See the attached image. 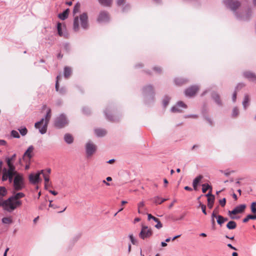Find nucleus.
Returning <instances> with one entry per match:
<instances>
[{"mask_svg": "<svg viewBox=\"0 0 256 256\" xmlns=\"http://www.w3.org/2000/svg\"><path fill=\"white\" fill-rule=\"evenodd\" d=\"M226 6L232 10L238 20H248L252 15V10L248 8V10L242 14H238L236 12V10L240 6V2L236 0H224Z\"/></svg>", "mask_w": 256, "mask_h": 256, "instance_id": "obj_1", "label": "nucleus"}, {"mask_svg": "<svg viewBox=\"0 0 256 256\" xmlns=\"http://www.w3.org/2000/svg\"><path fill=\"white\" fill-rule=\"evenodd\" d=\"M51 116V110L48 109L44 118H42L40 121L35 123V128L39 130V132L41 134H43L46 133Z\"/></svg>", "mask_w": 256, "mask_h": 256, "instance_id": "obj_2", "label": "nucleus"}, {"mask_svg": "<svg viewBox=\"0 0 256 256\" xmlns=\"http://www.w3.org/2000/svg\"><path fill=\"white\" fill-rule=\"evenodd\" d=\"M142 94L145 98L146 102L154 101V92L152 86L149 84L144 86L142 88Z\"/></svg>", "mask_w": 256, "mask_h": 256, "instance_id": "obj_3", "label": "nucleus"}, {"mask_svg": "<svg viewBox=\"0 0 256 256\" xmlns=\"http://www.w3.org/2000/svg\"><path fill=\"white\" fill-rule=\"evenodd\" d=\"M24 187V178L22 175L18 172L14 179V188L16 190H20Z\"/></svg>", "mask_w": 256, "mask_h": 256, "instance_id": "obj_4", "label": "nucleus"}, {"mask_svg": "<svg viewBox=\"0 0 256 256\" xmlns=\"http://www.w3.org/2000/svg\"><path fill=\"white\" fill-rule=\"evenodd\" d=\"M24 194L22 192H18L8 198V200L10 201V202L14 206L16 207V209L18 207L20 206L22 204V201L18 199L24 198Z\"/></svg>", "mask_w": 256, "mask_h": 256, "instance_id": "obj_5", "label": "nucleus"}, {"mask_svg": "<svg viewBox=\"0 0 256 256\" xmlns=\"http://www.w3.org/2000/svg\"><path fill=\"white\" fill-rule=\"evenodd\" d=\"M68 124V120L64 114H61L57 116L54 121V126L58 128H62Z\"/></svg>", "mask_w": 256, "mask_h": 256, "instance_id": "obj_6", "label": "nucleus"}, {"mask_svg": "<svg viewBox=\"0 0 256 256\" xmlns=\"http://www.w3.org/2000/svg\"><path fill=\"white\" fill-rule=\"evenodd\" d=\"M246 208V205L245 204L238 205L236 206L233 210H229L228 212V214L232 219H237L238 218H237L234 215L243 212Z\"/></svg>", "mask_w": 256, "mask_h": 256, "instance_id": "obj_7", "label": "nucleus"}, {"mask_svg": "<svg viewBox=\"0 0 256 256\" xmlns=\"http://www.w3.org/2000/svg\"><path fill=\"white\" fill-rule=\"evenodd\" d=\"M0 206H2L4 210L8 212H12L16 209V207L14 206L10 201L8 200V198L4 200L2 198H0Z\"/></svg>", "mask_w": 256, "mask_h": 256, "instance_id": "obj_8", "label": "nucleus"}, {"mask_svg": "<svg viewBox=\"0 0 256 256\" xmlns=\"http://www.w3.org/2000/svg\"><path fill=\"white\" fill-rule=\"evenodd\" d=\"M152 234V232L150 228H148L147 226H142L141 231L139 234V236L142 240L149 238Z\"/></svg>", "mask_w": 256, "mask_h": 256, "instance_id": "obj_9", "label": "nucleus"}, {"mask_svg": "<svg viewBox=\"0 0 256 256\" xmlns=\"http://www.w3.org/2000/svg\"><path fill=\"white\" fill-rule=\"evenodd\" d=\"M17 174V172H6L4 170V172H2V180L3 182H5L8 180L10 183L12 182H14V177L15 178Z\"/></svg>", "mask_w": 256, "mask_h": 256, "instance_id": "obj_10", "label": "nucleus"}, {"mask_svg": "<svg viewBox=\"0 0 256 256\" xmlns=\"http://www.w3.org/2000/svg\"><path fill=\"white\" fill-rule=\"evenodd\" d=\"M96 146L92 142H88L86 146V150L87 156H90L96 151Z\"/></svg>", "mask_w": 256, "mask_h": 256, "instance_id": "obj_11", "label": "nucleus"}, {"mask_svg": "<svg viewBox=\"0 0 256 256\" xmlns=\"http://www.w3.org/2000/svg\"><path fill=\"white\" fill-rule=\"evenodd\" d=\"M110 20L108 13L106 11H101L98 17L97 21L98 22H107Z\"/></svg>", "mask_w": 256, "mask_h": 256, "instance_id": "obj_12", "label": "nucleus"}, {"mask_svg": "<svg viewBox=\"0 0 256 256\" xmlns=\"http://www.w3.org/2000/svg\"><path fill=\"white\" fill-rule=\"evenodd\" d=\"M6 163L8 168H2V172H4V170H6V172H16V166L14 164V162L11 161L8 158V157L6 158Z\"/></svg>", "mask_w": 256, "mask_h": 256, "instance_id": "obj_13", "label": "nucleus"}, {"mask_svg": "<svg viewBox=\"0 0 256 256\" xmlns=\"http://www.w3.org/2000/svg\"><path fill=\"white\" fill-rule=\"evenodd\" d=\"M57 30L58 34L60 36H62L64 38H68V34L66 30V26L64 25L62 26V24L58 22L57 24Z\"/></svg>", "mask_w": 256, "mask_h": 256, "instance_id": "obj_14", "label": "nucleus"}, {"mask_svg": "<svg viewBox=\"0 0 256 256\" xmlns=\"http://www.w3.org/2000/svg\"><path fill=\"white\" fill-rule=\"evenodd\" d=\"M81 26L84 29H87L88 27V16L86 12H84L80 16Z\"/></svg>", "mask_w": 256, "mask_h": 256, "instance_id": "obj_15", "label": "nucleus"}, {"mask_svg": "<svg viewBox=\"0 0 256 256\" xmlns=\"http://www.w3.org/2000/svg\"><path fill=\"white\" fill-rule=\"evenodd\" d=\"M198 90L199 88L198 86H192L186 88L185 90L184 93L186 96L191 97L194 96Z\"/></svg>", "mask_w": 256, "mask_h": 256, "instance_id": "obj_16", "label": "nucleus"}, {"mask_svg": "<svg viewBox=\"0 0 256 256\" xmlns=\"http://www.w3.org/2000/svg\"><path fill=\"white\" fill-rule=\"evenodd\" d=\"M180 108H186V105L184 104L182 102H178L176 104L171 108V112H182V110Z\"/></svg>", "mask_w": 256, "mask_h": 256, "instance_id": "obj_17", "label": "nucleus"}, {"mask_svg": "<svg viewBox=\"0 0 256 256\" xmlns=\"http://www.w3.org/2000/svg\"><path fill=\"white\" fill-rule=\"evenodd\" d=\"M29 180L32 184H36L40 180V173L31 174L29 176Z\"/></svg>", "mask_w": 256, "mask_h": 256, "instance_id": "obj_18", "label": "nucleus"}, {"mask_svg": "<svg viewBox=\"0 0 256 256\" xmlns=\"http://www.w3.org/2000/svg\"><path fill=\"white\" fill-rule=\"evenodd\" d=\"M34 150V147L32 146H30L27 150L25 152L23 155V158L25 157H28L29 160H30L32 158L33 150Z\"/></svg>", "mask_w": 256, "mask_h": 256, "instance_id": "obj_19", "label": "nucleus"}, {"mask_svg": "<svg viewBox=\"0 0 256 256\" xmlns=\"http://www.w3.org/2000/svg\"><path fill=\"white\" fill-rule=\"evenodd\" d=\"M109 112H110V110L108 108H106L104 112L106 118L108 120H109L110 122H115L118 121V119L116 117H114V116L109 114V113H108Z\"/></svg>", "mask_w": 256, "mask_h": 256, "instance_id": "obj_20", "label": "nucleus"}, {"mask_svg": "<svg viewBox=\"0 0 256 256\" xmlns=\"http://www.w3.org/2000/svg\"><path fill=\"white\" fill-rule=\"evenodd\" d=\"M148 220H150L151 219L153 220L155 222H158V224L155 225V227L158 228L160 229L162 227V224L160 222V220L153 216H152L151 214H148Z\"/></svg>", "mask_w": 256, "mask_h": 256, "instance_id": "obj_21", "label": "nucleus"}, {"mask_svg": "<svg viewBox=\"0 0 256 256\" xmlns=\"http://www.w3.org/2000/svg\"><path fill=\"white\" fill-rule=\"evenodd\" d=\"M244 76L250 80L256 82V76L254 74L250 72H246L244 73Z\"/></svg>", "mask_w": 256, "mask_h": 256, "instance_id": "obj_22", "label": "nucleus"}, {"mask_svg": "<svg viewBox=\"0 0 256 256\" xmlns=\"http://www.w3.org/2000/svg\"><path fill=\"white\" fill-rule=\"evenodd\" d=\"M202 178H203V176L202 175H199L198 176H196L193 180L192 186H193L194 189L195 190H197L198 186Z\"/></svg>", "mask_w": 256, "mask_h": 256, "instance_id": "obj_23", "label": "nucleus"}, {"mask_svg": "<svg viewBox=\"0 0 256 256\" xmlns=\"http://www.w3.org/2000/svg\"><path fill=\"white\" fill-rule=\"evenodd\" d=\"M212 96L214 100L216 103V104L220 106H222V102L220 99V96L216 92L212 93Z\"/></svg>", "mask_w": 256, "mask_h": 256, "instance_id": "obj_24", "label": "nucleus"}, {"mask_svg": "<svg viewBox=\"0 0 256 256\" xmlns=\"http://www.w3.org/2000/svg\"><path fill=\"white\" fill-rule=\"evenodd\" d=\"M95 134L98 137L104 136L106 134V131L104 129L98 128L94 130Z\"/></svg>", "mask_w": 256, "mask_h": 256, "instance_id": "obj_25", "label": "nucleus"}, {"mask_svg": "<svg viewBox=\"0 0 256 256\" xmlns=\"http://www.w3.org/2000/svg\"><path fill=\"white\" fill-rule=\"evenodd\" d=\"M98 2L102 6L110 7L112 6L113 0H98Z\"/></svg>", "mask_w": 256, "mask_h": 256, "instance_id": "obj_26", "label": "nucleus"}, {"mask_svg": "<svg viewBox=\"0 0 256 256\" xmlns=\"http://www.w3.org/2000/svg\"><path fill=\"white\" fill-rule=\"evenodd\" d=\"M69 13V9L67 8L64 10L62 13H60L58 15V18L62 20H66L68 17Z\"/></svg>", "mask_w": 256, "mask_h": 256, "instance_id": "obj_27", "label": "nucleus"}, {"mask_svg": "<svg viewBox=\"0 0 256 256\" xmlns=\"http://www.w3.org/2000/svg\"><path fill=\"white\" fill-rule=\"evenodd\" d=\"M78 16H76L74 17V20L73 29L75 32H77L79 30V20Z\"/></svg>", "mask_w": 256, "mask_h": 256, "instance_id": "obj_28", "label": "nucleus"}, {"mask_svg": "<svg viewBox=\"0 0 256 256\" xmlns=\"http://www.w3.org/2000/svg\"><path fill=\"white\" fill-rule=\"evenodd\" d=\"M64 141L68 144H71L73 142L74 138L72 136L69 134H66L64 136Z\"/></svg>", "mask_w": 256, "mask_h": 256, "instance_id": "obj_29", "label": "nucleus"}, {"mask_svg": "<svg viewBox=\"0 0 256 256\" xmlns=\"http://www.w3.org/2000/svg\"><path fill=\"white\" fill-rule=\"evenodd\" d=\"M236 227V223L233 220H230L226 224V228L228 230H234Z\"/></svg>", "mask_w": 256, "mask_h": 256, "instance_id": "obj_30", "label": "nucleus"}, {"mask_svg": "<svg viewBox=\"0 0 256 256\" xmlns=\"http://www.w3.org/2000/svg\"><path fill=\"white\" fill-rule=\"evenodd\" d=\"M80 4L79 2H77L76 4L74 5L73 8V15L75 16L77 13L79 12L80 11Z\"/></svg>", "mask_w": 256, "mask_h": 256, "instance_id": "obj_31", "label": "nucleus"}, {"mask_svg": "<svg viewBox=\"0 0 256 256\" xmlns=\"http://www.w3.org/2000/svg\"><path fill=\"white\" fill-rule=\"evenodd\" d=\"M166 200V198H160L158 196H155L153 198L154 202L156 204H161Z\"/></svg>", "mask_w": 256, "mask_h": 256, "instance_id": "obj_32", "label": "nucleus"}, {"mask_svg": "<svg viewBox=\"0 0 256 256\" xmlns=\"http://www.w3.org/2000/svg\"><path fill=\"white\" fill-rule=\"evenodd\" d=\"M249 97L248 94H245L244 96V99L242 102V106L246 110L247 108V106H248V102H249Z\"/></svg>", "mask_w": 256, "mask_h": 256, "instance_id": "obj_33", "label": "nucleus"}, {"mask_svg": "<svg viewBox=\"0 0 256 256\" xmlns=\"http://www.w3.org/2000/svg\"><path fill=\"white\" fill-rule=\"evenodd\" d=\"M72 73L71 68L69 67L66 66L64 68V76L66 78H68Z\"/></svg>", "mask_w": 256, "mask_h": 256, "instance_id": "obj_34", "label": "nucleus"}, {"mask_svg": "<svg viewBox=\"0 0 256 256\" xmlns=\"http://www.w3.org/2000/svg\"><path fill=\"white\" fill-rule=\"evenodd\" d=\"M208 190H212V187L208 184H202V192L203 193L206 192Z\"/></svg>", "mask_w": 256, "mask_h": 256, "instance_id": "obj_35", "label": "nucleus"}, {"mask_svg": "<svg viewBox=\"0 0 256 256\" xmlns=\"http://www.w3.org/2000/svg\"><path fill=\"white\" fill-rule=\"evenodd\" d=\"M256 215H248L244 218L242 220V222L244 223L247 222L250 220H256Z\"/></svg>", "mask_w": 256, "mask_h": 256, "instance_id": "obj_36", "label": "nucleus"}, {"mask_svg": "<svg viewBox=\"0 0 256 256\" xmlns=\"http://www.w3.org/2000/svg\"><path fill=\"white\" fill-rule=\"evenodd\" d=\"M244 85L243 84H239L237 86L236 88V90L234 91V92L233 94H232V100L233 101V102H235L236 100V90L238 88L240 87V88H241L242 87L244 86Z\"/></svg>", "mask_w": 256, "mask_h": 256, "instance_id": "obj_37", "label": "nucleus"}, {"mask_svg": "<svg viewBox=\"0 0 256 256\" xmlns=\"http://www.w3.org/2000/svg\"><path fill=\"white\" fill-rule=\"evenodd\" d=\"M18 130L22 136H26L28 133V130L25 126L20 128L18 129Z\"/></svg>", "mask_w": 256, "mask_h": 256, "instance_id": "obj_38", "label": "nucleus"}, {"mask_svg": "<svg viewBox=\"0 0 256 256\" xmlns=\"http://www.w3.org/2000/svg\"><path fill=\"white\" fill-rule=\"evenodd\" d=\"M8 191L4 186H0V196L2 197L6 195Z\"/></svg>", "mask_w": 256, "mask_h": 256, "instance_id": "obj_39", "label": "nucleus"}, {"mask_svg": "<svg viewBox=\"0 0 256 256\" xmlns=\"http://www.w3.org/2000/svg\"><path fill=\"white\" fill-rule=\"evenodd\" d=\"M186 82H187V80H184L183 78H177L174 79V82H175L176 84L177 85L182 84H183L186 83Z\"/></svg>", "mask_w": 256, "mask_h": 256, "instance_id": "obj_40", "label": "nucleus"}, {"mask_svg": "<svg viewBox=\"0 0 256 256\" xmlns=\"http://www.w3.org/2000/svg\"><path fill=\"white\" fill-rule=\"evenodd\" d=\"M2 223L4 224H10L12 222V218L10 217L3 218L2 220Z\"/></svg>", "mask_w": 256, "mask_h": 256, "instance_id": "obj_41", "label": "nucleus"}, {"mask_svg": "<svg viewBox=\"0 0 256 256\" xmlns=\"http://www.w3.org/2000/svg\"><path fill=\"white\" fill-rule=\"evenodd\" d=\"M214 201V198H213V197L212 198H208V206L210 209L212 208L213 207Z\"/></svg>", "mask_w": 256, "mask_h": 256, "instance_id": "obj_42", "label": "nucleus"}, {"mask_svg": "<svg viewBox=\"0 0 256 256\" xmlns=\"http://www.w3.org/2000/svg\"><path fill=\"white\" fill-rule=\"evenodd\" d=\"M239 114V110L237 107H234L232 111V116L233 118L236 117Z\"/></svg>", "mask_w": 256, "mask_h": 256, "instance_id": "obj_43", "label": "nucleus"}, {"mask_svg": "<svg viewBox=\"0 0 256 256\" xmlns=\"http://www.w3.org/2000/svg\"><path fill=\"white\" fill-rule=\"evenodd\" d=\"M217 215H216V213L214 212V211H213L212 216H211V222L212 227H214L216 224L215 220H214V218H216Z\"/></svg>", "mask_w": 256, "mask_h": 256, "instance_id": "obj_44", "label": "nucleus"}, {"mask_svg": "<svg viewBox=\"0 0 256 256\" xmlns=\"http://www.w3.org/2000/svg\"><path fill=\"white\" fill-rule=\"evenodd\" d=\"M216 219L217 222L220 226H222L224 224L222 216L218 215L216 216Z\"/></svg>", "mask_w": 256, "mask_h": 256, "instance_id": "obj_45", "label": "nucleus"}, {"mask_svg": "<svg viewBox=\"0 0 256 256\" xmlns=\"http://www.w3.org/2000/svg\"><path fill=\"white\" fill-rule=\"evenodd\" d=\"M129 238L130 239L132 243L133 244H135V245H138V241L132 235H130L129 236Z\"/></svg>", "mask_w": 256, "mask_h": 256, "instance_id": "obj_46", "label": "nucleus"}, {"mask_svg": "<svg viewBox=\"0 0 256 256\" xmlns=\"http://www.w3.org/2000/svg\"><path fill=\"white\" fill-rule=\"evenodd\" d=\"M43 176H44V186H45V188L46 189L47 188L46 187L48 186L47 183L50 180L49 176H47L46 174H44Z\"/></svg>", "mask_w": 256, "mask_h": 256, "instance_id": "obj_47", "label": "nucleus"}, {"mask_svg": "<svg viewBox=\"0 0 256 256\" xmlns=\"http://www.w3.org/2000/svg\"><path fill=\"white\" fill-rule=\"evenodd\" d=\"M170 98L168 96H165L163 100V105L164 107H166L169 103Z\"/></svg>", "mask_w": 256, "mask_h": 256, "instance_id": "obj_48", "label": "nucleus"}, {"mask_svg": "<svg viewBox=\"0 0 256 256\" xmlns=\"http://www.w3.org/2000/svg\"><path fill=\"white\" fill-rule=\"evenodd\" d=\"M11 136H13L14 138H20V136L18 134V132L15 130H12L11 132Z\"/></svg>", "mask_w": 256, "mask_h": 256, "instance_id": "obj_49", "label": "nucleus"}, {"mask_svg": "<svg viewBox=\"0 0 256 256\" xmlns=\"http://www.w3.org/2000/svg\"><path fill=\"white\" fill-rule=\"evenodd\" d=\"M144 202H140L138 204V212L139 214H144V213L143 212L142 210H141V208L144 207Z\"/></svg>", "mask_w": 256, "mask_h": 256, "instance_id": "obj_50", "label": "nucleus"}, {"mask_svg": "<svg viewBox=\"0 0 256 256\" xmlns=\"http://www.w3.org/2000/svg\"><path fill=\"white\" fill-rule=\"evenodd\" d=\"M256 204L254 202H253L251 204L250 208H251V211L252 213H256Z\"/></svg>", "mask_w": 256, "mask_h": 256, "instance_id": "obj_51", "label": "nucleus"}, {"mask_svg": "<svg viewBox=\"0 0 256 256\" xmlns=\"http://www.w3.org/2000/svg\"><path fill=\"white\" fill-rule=\"evenodd\" d=\"M58 92H60V94L64 95L66 93V90L65 88L62 87L60 89V90Z\"/></svg>", "mask_w": 256, "mask_h": 256, "instance_id": "obj_52", "label": "nucleus"}, {"mask_svg": "<svg viewBox=\"0 0 256 256\" xmlns=\"http://www.w3.org/2000/svg\"><path fill=\"white\" fill-rule=\"evenodd\" d=\"M82 112L85 114H89L90 112V110L88 108H82Z\"/></svg>", "mask_w": 256, "mask_h": 256, "instance_id": "obj_53", "label": "nucleus"}, {"mask_svg": "<svg viewBox=\"0 0 256 256\" xmlns=\"http://www.w3.org/2000/svg\"><path fill=\"white\" fill-rule=\"evenodd\" d=\"M219 203L222 207L224 206L226 203V199L225 198H224L222 200H220L219 201Z\"/></svg>", "mask_w": 256, "mask_h": 256, "instance_id": "obj_54", "label": "nucleus"}, {"mask_svg": "<svg viewBox=\"0 0 256 256\" xmlns=\"http://www.w3.org/2000/svg\"><path fill=\"white\" fill-rule=\"evenodd\" d=\"M46 206V202L45 201L44 202H42L40 205L38 207V209L40 210H44Z\"/></svg>", "mask_w": 256, "mask_h": 256, "instance_id": "obj_55", "label": "nucleus"}, {"mask_svg": "<svg viewBox=\"0 0 256 256\" xmlns=\"http://www.w3.org/2000/svg\"><path fill=\"white\" fill-rule=\"evenodd\" d=\"M212 190H210V192H209L207 194H206L205 195V196H206L208 197V198H212V197H213V198H214V195H213V194H212Z\"/></svg>", "mask_w": 256, "mask_h": 256, "instance_id": "obj_56", "label": "nucleus"}, {"mask_svg": "<svg viewBox=\"0 0 256 256\" xmlns=\"http://www.w3.org/2000/svg\"><path fill=\"white\" fill-rule=\"evenodd\" d=\"M126 2V0H117L116 4L118 6L123 5Z\"/></svg>", "mask_w": 256, "mask_h": 256, "instance_id": "obj_57", "label": "nucleus"}, {"mask_svg": "<svg viewBox=\"0 0 256 256\" xmlns=\"http://www.w3.org/2000/svg\"><path fill=\"white\" fill-rule=\"evenodd\" d=\"M153 70L158 73H160L162 72V69L160 67H154Z\"/></svg>", "mask_w": 256, "mask_h": 256, "instance_id": "obj_58", "label": "nucleus"}, {"mask_svg": "<svg viewBox=\"0 0 256 256\" xmlns=\"http://www.w3.org/2000/svg\"><path fill=\"white\" fill-rule=\"evenodd\" d=\"M16 154H14L11 157H8V158L11 161L14 162L15 159L16 158Z\"/></svg>", "mask_w": 256, "mask_h": 256, "instance_id": "obj_59", "label": "nucleus"}, {"mask_svg": "<svg viewBox=\"0 0 256 256\" xmlns=\"http://www.w3.org/2000/svg\"><path fill=\"white\" fill-rule=\"evenodd\" d=\"M52 200H50V204H49V206L50 207L52 208H54V209L58 208V206L56 205H55L54 204H52Z\"/></svg>", "mask_w": 256, "mask_h": 256, "instance_id": "obj_60", "label": "nucleus"}, {"mask_svg": "<svg viewBox=\"0 0 256 256\" xmlns=\"http://www.w3.org/2000/svg\"><path fill=\"white\" fill-rule=\"evenodd\" d=\"M64 48L66 51H68L70 50V45L68 44H64Z\"/></svg>", "mask_w": 256, "mask_h": 256, "instance_id": "obj_61", "label": "nucleus"}, {"mask_svg": "<svg viewBox=\"0 0 256 256\" xmlns=\"http://www.w3.org/2000/svg\"><path fill=\"white\" fill-rule=\"evenodd\" d=\"M55 88L56 91L58 92L60 88H59V84L58 80L56 81Z\"/></svg>", "mask_w": 256, "mask_h": 256, "instance_id": "obj_62", "label": "nucleus"}, {"mask_svg": "<svg viewBox=\"0 0 256 256\" xmlns=\"http://www.w3.org/2000/svg\"><path fill=\"white\" fill-rule=\"evenodd\" d=\"M201 208H202V212L206 215L207 214V213L206 212V206H202Z\"/></svg>", "mask_w": 256, "mask_h": 256, "instance_id": "obj_63", "label": "nucleus"}, {"mask_svg": "<svg viewBox=\"0 0 256 256\" xmlns=\"http://www.w3.org/2000/svg\"><path fill=\"white\" fill-rule=\"evenodd\" d=\"M6 144V140H0V146H5Z\"/></svg>", "mask_w": 256, "mask_h": 256, "instance_id": "obj_64", "label": "nucleus"}]
</instances>
